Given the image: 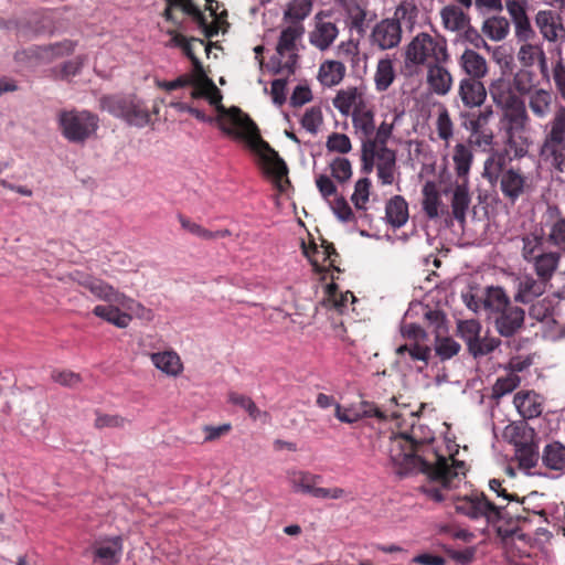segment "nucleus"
<instances>
[{
  "label": "nucleus",
  "instance_id": "nucleus-1",
  "mask_svg": "<svg viewBox=\"0 0 565 565\" xmlns=\"http://www.w3.org/2000/svg\"><path fill=\"white\" fill-rule=\"evenodd\" d=\"M433 439V436L418 438L416 428L412 426L409 434H401L392 441L391 459L399 476L424 473L438 482L440 488L425 487L423 491L430 500L443 502L446 499L443 490L452 488L454 481L466 475V463L437 454L426 445Z\"/></svg>",
  "mask_w": 565,
  "mask_h": 565
},
{
  "label": "nucleus",
  "instance_id": "nucleus-2",
  "mask_svg": "<svg viewBox=\"0 0 565 565\" xmlns=\"http://www.w3.org/2000/svg\"><path fill=\"white\" fill-rule=\"evenodd\" d=\"M205 86L207 88L205 98L217 111L216 120L220 129L227 136L244 140L248 148L257 154L265 172L271 175L276 182L287 177L288 168L286 162L280 158L278 152L262 138L259 129L252 118L236 106L226 108L222 104V94L213 81H205Z\"/></svg>",
  "mask_w": 565,
  "mask_h": 565
},
{
  "label": "nucleus",
  "instance_id": "nucleus-3",
  "mask_svg": "<svg viewBox=\"0 0 565 565\" xmlns=\"http://www.w3.org/2000/svg\"><path fill=\"white\" fill-rule=\"evenodd\" d=\"M456 511L471 520L484 519L504 540L514 535L521 519L516 512L508 509V504L491 501L483 492L478 491L458 498Z\"/></svg>",
  "mask_w": 565,
  "mask_h": 565
},
{
  "label": "nucleus",
  "instance_id": "nucleus-4",
  "mask_svg": "<svg viewBox=\"0 0 565 565\" xmlns=\"http://www.w3.org/2000/svg\"><path fill=\"white\" fill-rule=\"evenodd\" d=\"M418 8L412 1H402L392 18L377 22L371 32L372 45L382 51L391 50L402 41L403 28L411 31L417 20Z\"/></svg>",
  "mask_w": 565,
  "mask_h": 565
},
{
  "label": "nucleus",
  "instance_id": "nucleus-5",
  "mask_svg": "<svg viewBox=\"0 0 565 565\" xmlns=\"http://www.w3.org/2000/svg\"><path fill=\"white\" fill-rule=\"evenodd\" d=\"M449 54L445 41H438L426 32L418 33L405 49L406 67L430 66L447 62Z\"/></svg>",
  "mask_w": 565,
  "mask_h": 565
},
{
  "label": "nucleus",
  "instance_id": "nucleus-6",
  "mask_svg": "<svg viewBox=\"0 0 565 565\" xmlns=\"http://www.w3.org/2000/svg\"><path fill=\"white\" fill-rule=\"evenodd\" d=\"M393 404L394 407L392 409L382 408L373 403L363 401L360 402L359 405H352L350 407H343L340 404H337L335 417L342 423L353 424L363 417H376L381 420H387L404 418L407 415L412 417L418 416L419 411H408L406 405L399 407L395 396L391 397V405Z\"/></svg>",
  "mask_w": 565,
  "mask_h": 565
},
{
  "label": "nucleus",
  "instance_id": "nucleus-7",
  "mask_svg": "<svg viewBox=\"0 0 565 565\" xmlns=\"http://www.w3.org/2000/svg\"><path fill=\"white\" fill-rule=\"evenodd\" d=\"M100 107L132 126L145 127L150 122L148 107L136 96H104L100 98Z\"/></svg>",
  "mask_w": 565,
  "mask_h": 565
},
{
  "label": "nucleus",
  "instance_id": "nucleus-8",
  "mask_svg": "<svg viewBox=\"0 0 565 565\" xmlns=\"http://www.w3.org/2000/svg\"><path fill=\"white\" fill-rule=\"evenodd\" d=\"M57 121L64 138L75 143H84L98 128V117L88 110H61Z\"/></svg>",
  "mask_w": 565,
  "mask_h": 565
},
{
  "label": "nucleus",
  "instance_id": "nucleus-9",
  "mask_svg": "<svg viewBox=\"0 0 565 565\" xmlns=\"http://www.w3.org/2000/svg\"><path fill=\"white\" fill-rule=\"evenodd\" d=\"M70 277L73 281L87 289L99 300L109 303H116L128 309H130L131 305L135 303L134 299L127 297L125 294L114 288L110 284L88 273L75 270L70 275Z\"/></svg>",
  "mask_w": 565,
  "mask_h": 565
},
{
  "label": "nucleus",
  "instance_id": "nucleus-10",
  "mask_svg": "<svg viewBox=\"0 0 565 565\" xmlns=\"http://www.w3.org/2000/svg\"><path fill=\"white\" fill-rule=\"evenodd\" d=\"M503 196L514 204L523 194L531 191V179L519 168H509L499 180Z\"/></svg>",
  "mask_w": 565,
  "mask_h": 565
},
{
  "label": "nucleus",
  "instance_id": "nucleus-11",
  "mask_svg": "<svg viewBox=\"0 0 565 565\" xmlns=\"http://www.w3.org/2000/svg\"><path fill=\"white\" fill-rule=\"evenodd\" d=\"M542 231L551 246L565 253V216L557 206H548Z\"/></svg>",
  "mask_w": 565,
  "mask_h": 565
},
{
  "label": "nucleus",
  "instance_id": "nucleus-12",
  "mask_svg": "<svg viewBox=\"0 0 565 565\" xmlns=\"http://www.w3.org/2000/svg\"><path fill=\"white\" fill-rule=\"evenodd\" d=\"M302 248L303 254L308 257L313 267V270L317 274L326 271V267L322 266L318 259V256L320 255L322 257V263L329 262V267L338 273L342 271L338 264V258H340V255L332 243L326 239H322L320 246H318L316 243H311L309 246H306L303 243Z\"/></svg>",
  "mask_w": 565,
  "mask_h": 565
},
{
  "label": "nucleus",
  "instance_id": "nucleus-13",
  "mask_svg": "<svg viewBox=\"0 0 565 565\" xmlns=\"http://www.w3.org/2000/svg\"><path fill=\"white\" fill-rule=\"evenodd\" d=\"M535 23L543 39L548 42L565 41V25L562 17L552 10L536 13Z\"/></svg>",
  "mask_w": 565,
  "mask_h": 565
},
{
  "label": "nucleus",
  "instance_id": "nucleus-14",
  "mask_svg": "<svg viewBox=\"0 0 565 565\" xmlns=\"http://www.w3.org/2000/svg\"><path fill=\"white\" fill-rule=\"evenodd\" d=\"M524 319V309L511 305L497 315L494 319V327L501 337L510 338L523 328Z\"/></svg>",
  "mask_w": 565,
  "mask_h": 565
},
{
  "label": "nucleus",
  "instance_id": "nucleus-15",
  "mask_svg": "<svg viewBox=\"0 0 565 565\" xmlns=\"http://www.w3.org/2000/svg\"><path fill=\"white\" fill-rule=\"evenodd\" d=\"M458 96L466 108L480 107L487 99V88L482 79L463 77L459 82Z\"/></svg>",
  "mask_w": 565,
  "mask_h": 565
},
{
  "label": "nucleus",
  "instance_id": "nucleus-16",
  "mask_svg": "<svg viewBox=\"0 0 565 565\" xmlns=\"http://www.w3.org/2000/svg\"><path fill=\"white\" fill-rule=\"evenodd\" d=\"M489 93L493 103L501 109H505L524 103L514 92L512 83L503 76L491 82Z\"/></svg>",
  "mask_w": 565,
  "mask_h": 565
},
{
  "label": "nucleus",
  "instance_id": "nucleus-17",
  "mask_svg": "<svg viewBox=\"0 0 565 565\" xmlns=\"http://www.w3.org/2000/svg\"><path fill=\"white\" fill-rule=\"evenodd\" d=\"M459 67L466 74L465 78L482 79L489 73L487 60L471 49H466L458 60Z\"/></svg>",
  "mask_w": 565,
  "mask_h": 565
},
{
  "label": "nucleus",
  "instance_id": "nucleus-18",
  "mask_svg": "<svg viewBox=\"0 0 565 565\" xmlns=\"http://www.w3.org/2000/svg\"><path fill=\"white\" fill-rule=\"evenodd\" d=\"M547 281L542 278H534L532 275H524L518 282L514 301L530 303L546 291Z\"/></svg>",
  "mask_w": 565,
  "mask_h": 565
},
{
  "label": "nucleus",
  "instance_id": "nucleus-19",
  "mask_svg": "<svg viewBox=\"0 0 565 565\" xmlns=\"http://www.w3.org/2000/svg\"><path fill=\"white\" fill-rule=\"evenodd\" d=\"M444 63L436 62L427 67V84L431 92L439 96L447 95L452 87V76Z\"/></svg>",
  "mask_w": 565,
  "mask_h": 565
},
{
  "label": "nucleus",
  "instance_id": "nucleus-20",
  "mask_svg": "<svg viewBox=\"0 0 565 565\" xmlns=\"http://www.w3.org/2000/svg\"><path fill=\"white\" fill-rule=\"evenodd\" d=\"M502 110V132L529 130L530 117L524 103Z\"/></svg>",
  "mask_w": 565,
  "mask_h": 565
},
{
  "label": "nucleus",
  "instance_id": "nucleus-21",
  "mask_svg": "<svg viewBox=\"0 0 565 565\" xmlns=\"http://www.w3.org/2000/svg\"><path fill=\"white\" fill-rule=\"evenodd\" d=\"M76 43L72 40H64L58 43L35 46L30 49V56L39 60L42 63H51L55 58L70 55L74 52Z\"/></svg>",
  "mask_w": 565,
  "mask_h": 565
},
{
  "label": "nucleus",
  "instance_id": "nucleus-22",
  "mask_svg": "<svg viewBox=\"0 0 565 565\" xmlns=\"http://www.w3.org/2000/svg\"><path fill=\"white\" fill-rule=\"evenodd\" d=\"M513 402L524 418L537 417L543 412V397L535 391H519Z\"/></svg>",
  "mask_w": 565,
  "mask_h": 565
},
{
  "label": "nucleus",
  "instance_id": "nucleus-23",
  "mask_svg": "<svg viewBox=\"0 0 565 565\" xmlns=\"http://www.w3.org/2000/svg\"><path fill=\"white\" fill-rule=\"evenodd\" d=\"M504 149L511 157L510 160L521 159L529 152L532 143L529 130L503 132Z\"/></svg>",
  "mask_w": 565,
  "mask_h": 565
},
{
  "label": "nucleus",
  "instance_id": "nucleus-24",
  "mask_svg": "<svg viewBox=\"0 0 565 565\" xmlns=\"http://www.w3.org/2000/svg\"><path fill=\"white\" fill-rule=\"evenodd\" d=\"M510 154L503 150H493L483 163V178L491 184L498 182L505 173Z\"/></svg>",
  "mask_w": 565,
  "mask_h": 565
},
{
  "label": "nucleus",
  "instance_id": "nucleus-25",
  "mask_svg": "<svg viewBox=\"0 0 565 565\" xmlns=\"http://www.w3.org/2000/svg\"><path fill=\"white\" fill-rule=\"evenodd\" d=\"M565 142V106H558L544 129L541 145H555Z\"/></svg>",
  "mask_w": 565,
  "mask_h": 565
},
{
  "label": "nucleus",
  "instance_id": "nucleus-26",
  "mask_svg": "<svg viewBox=\"0 0 565 565\" xmlns=\"http://www.w3.org/2000/svg\"><path fill=\"white\" fill-rule=\"evenodd\" d=\"M481 331L482 326L476 319L460 320L457 323L458 335L465 342L469 354L475 359H478V355L482 353L480 347H477L475 343Z\"/></svg>",
  "mask_w": 565,
  "mask_h": 565
},
{
  "label": "nucleus",
  "instance_id": "nucleus-27",
  "mask_svg": "<svg viewBox=\"0 0 565 565\" xmlns=\"http://www.w3.org/2000/svg\"><path fill=\"white\" fill-rule=\"evenodd\" d=\"M339 34L337 25L329 21L318 20L310 32L309 41L317 49L324 51L334 42Z\"/></svg>",
  "mask_w": 565,
  "mask_h": 565
},
{
  "label": "nucleus",
  "instance_id": "nucleus-28",
  "mask_svg": "<svg viewBox=\"0 0 565 565\" xmlns=\"http://www.w3.org/2000/svg\"><path fill=\"white\" fill-rule=\"evenodd\" d=\"M352 124L362 137H372L375 131L374 111L364 100H360L352 110Z\"/></svg>",
  "mask_w": 565,
  "mask_h": 565
},
{
  "label": "nucleus",
  "instance_id": "nucleus-29",
  "mask_svg": "<svg viewBox=\"0 0 565 565\" xmlns=\"http://www.w3.org/2000/svg\"><path fill=\"white\" fill-rule=\"evenodd\" d=\"M443 25L446 30L461 33L470 23V17L463 12L462 8L455 4H448L440 11Z\"/></svg>",
  "mask_w": 565,
  "mask_h": 565
},
{
  "label": "nucleus",
  "instance_id": "nucleus-30",
  "mask_svg": "<svg viewBox=\"0 0 565 565\" xmlns=\"http://www.w3.org/2000/svg\"><path fill=\"white\" fill-rule=\"evenodd\" d=\"M562 253L551 250L541 253L537 257L532 259L534 271L539 278L550 281L558 268Z\"/></svg>",
  "mask_w": 565,
  "mask_h": 565
},
{
  "label": "nucleus",
  "instance_id": "nucleus-31",
  "mask_svg": "<svg viewBox=\"0 0 565 565\" xmlns=\"http://www.w3.org/2000/svg\"><path fill=\"white\" fill-rule=\"evenodd\" d=\"M377 178L383 185H391L395 179L396 153L387 147H381L376 161Z\"/></svg>",
  "mask_w": 565,
  "mask_h": 565
},
{
  "label": "nucleus",
  "instance_id": "nucleus-32",
  "mask_svg": "<svg viewBox=\"0 0 565 565\" xmlns=\"http://www.w3.org/2000/svg\"><path fill=\"white\" fill-rule=\"evenodd\" d=\"M456 181H469V172L473 162V153L470 146L457 143L452 153Z\"/></svg>",
  "mask_w": 565,
  "mask_h": 565
},
{
  "label": "nucleus",
  "instance_id": "nucleus-33",
  "mask_svg": "<svg viewBox=\"0 0 565 565\" xmlns=\"http://www.w3.org/2000/svg\"><path fill=\"white\" fill-rule=\"evenodd\" d=\"M470 203L469 181H456L451 199V210L457 221L463 222L466 220V213Z\"/></svg>",
  "mask_w": 565,
  "mask_h": 565
},
{
  "label": "nucleus",
  "instance_id": "nucleus-34",
  "mask_svg": "<svg viewBox=\"0 0 565 565\" xmlns=\"http://www.w3.org/2000/svg\"><path fill=\"white\" fill-rule=\"evenodd\" d=\"M150 359L153 365L167 375L177 376L183 370L181 359L175 351L168 350L151 353Z\"/></svg>",
  "mask_w": 565,
  "mask_h": 565
},
{
  "label": "nucleus",
  "instance_id": "nucleus-35",
  "mask_svg": "<svg viewBox=\"0 0 565 565\" xmlns=\"http://www.w3.org/2000/svg\"><path fill=\"white\" fill-rule=\"evenodd\" d=\"M553 96L550 90L537 88L529 94L527 106L537 119H545L552 111Z\"/></svg>",
  "mask_w": 565,
  "mask_h": 565
},
{
  "label": "nucleus",
  "instance_id": "nucleus-36",
  "mask_svg": "<svg viewBox=\"0 0 565 565\" xmlns=\"http://www.w3.org/2000/svg\"><path fill=\"white\" fill-rule=\"evenodd\" d=\"M385 218L393 227H402L408 220V204L401 195L393 196L385 206Z\"/></svg>",
  "mask_w": 565,
  "mask_h": 565
},
{
  "label": "nucleus",
  "instance_id": "nucleus-37",
  "mask_svg": "<svg viewBox=\"0 0 565 565\" xmlns=\"http://www.w3.org/2000/svg\"><path fill=\"white\" fill-rule=\"evenodd\" d=\"M349 297L352 299V302L356 300L351 291L341 292L338 285L332 281L326 287L322 306L342 313L348 308Z\"/></svg>",
  "mask_w": 565,
  "mask_h": 565
},
{
  "label": "nucleus",
  "instance_id": "nucleus-38",
  "mask_svg": "<svg viewBox=\"0 0 565 565\" xmlns=\"http://www.w3.org/2000/svg\"><path fill=\"white\" fill-rule=\"evenodd\" d=\"M542 463L545 468L554 471L565 469V445L559 441H552L543 448Z\"/></svg>",
  "mask_w": 565,
  "mask_h": 565
},
{
  "label": "nucleus",
  "instance_id": "nucleus-39",
  "mask_svg": "<svg viewBox=\"0 0 565 565\" xmlns=\"http://www.w3.org/2000/svg\"><path fill=\"white\" fill-rule=\"evenodd\" d=\"M122 553V544L120 537H114L105 543L96 546L94 551L95 561H99L103 565H115L119 562Z\"/></svg>",
  "mask_w": 565,
  "mask_h": 565
},
{
  "label": "nucleus",
  "instance_id": "nucleus-40",
  "mask_svg": "<svg viewBox=\"0 0 565 565\" xmlns=\"http://www.w3.org/2000/svg\"><path fill=\"white\" fill-rule=\"evenodd\" d=\"M443 205L440 193L434 181H427L423 186V211L428 218L434 220L439 216V207Z\"/></svg>",
  "mask_w": 565,
  "mask_h": 565
},
{
  "label": "nucleus",
  "instance_id": "nucleus-41",
  "mask_svg": "<svg viewBox=\"0 0 565 565\" xmlns=\"http://www.w3.org/2000/svg\"><path fill=\"white\" fill-rule=\"evenodd\" d=\"M287 480L294 492L309 493L312 486H317L321 481V476L294 469L287 472Z\"/></svg>",
  "mask_w": 565,
  "mask_h": 565
},
{
  "label": "nucleus",
  "instance_id": "nucleus-42",
  "mask_svg": "<svg viewBox=\"0 0 565 565\" xmlns=\"http://www.w3.org/2000/svg\"><path fill=\"white\" fill-rule=\"evenodd\" d=\"M93 313L96 317L116 326L117 328H121V329L127 328L132 320V317L129 313L122 312L118 308V306H114L111 303L108 306H104V305L96 306L93 309Z\"/></svg>",
  "mask_w": 565,
  "mask_h": 565
},
{
  "label": "nucleus",
  "instance_id": "nucleus-43",
  "mask_svg": "<svg viewBox=\"0 0 565 565\" xmlns=\"http://www.w3.org/2000/svg\"><path fill=\"white\" fill-rule=\"evenodd\" d=\"M345 75V66L339 61H326L319 68V81L323 86L338 85Z\"/></svg>",
  "mask_w": 565,
  "mask_h": 565
},
{
  "label": "nucleus",
  "instance_id": "nucleus-44",
  "mask_svg": "<svg viewBox=\"0 0 565 565\" xmlns=\"http://www.w3.org/2000/svg\"><path fill=\"white\" fill-rule=\"evenodd\" d=\"M482 302L487 310L497 315L511 306L510 298L504 289L494 286L486 289Z\"/></svg>",
  "mask_w": 565,
  "mask_h": 565
},
{
  "label": "nucleus",
  "instance_id": "nucleus-45",
  "mask_svg": "<svg viewBox=\"0 0 565 565\" xmlns=\"http://www.w3.org/2000/svg\"><path fill=\"white\" fill-rule=\"evenodd\" d=\"M481 30L490 40L502 41L510 32V22L504 17L493 15L484 20Z\"/></svg>",
  "mask_w": 565,
  "mask_h": 565
},
{
  "label": "nucleus",
  "instance_id": "nucleus-46",
  "mask_svg": "<svg viewBox=\"0 0 565 565\" xmlns=\"http://www.w3.org/2000/svg\"><path fill=\"white\" fill-rule=\"evenodd\" d=\"M539 153L543 160L550 161L556 171L565 173V142L541 145Z\"/></svg>",
  "mask_w": 565,
  "mask_h": 565
},
{
  "label": "nucleus",
  "instance_id": "nucleus-47",
  "mask_svg": "<svg viewBox=\"0 0 565 565\" xmlns=\"http://www.w3.org/2000/svg\"><path fill=\"white\" fill-rule=\"evenodd\" d=\"M362 99V94L356 87H348L337 93L333 106L342 114L349 115Z\"/></svg>",
  "mask_w": 565,
  "mask_h": 565
},
{
  "label": "nucleus",
  "instance_id": "nucleus-48",
  "mask_svg": "<svg viewBox=\"0 0 565 565\" xmlns=\"http://www.w3.org/2000/svg\"><path fill=\"white\" fill-rule=\"evenodd\" d=\"M305 28L302 24H294L285 28L279 36L277 44V53L284 56L287 53L294 52L296 49V41L303 34Z\"/></svg>",
  "mask_w": 565,
  "mask_h": 565
},
{
  "label": "nucleus",
  "instance_id": "nucleus-49",
  "mask_svg": "<svg viewBox=\"0 0 565 565\" xmlns=\"http://www.w3.org/2000/svg\"><path fill=\"white\" fill-rule=\"evenodd\" d=\"M504 438L515 447L532 441L535 437L533 428L524 423L511 424L504 428Z\"/></svg>",
  "mask_w": 565,
  "mask_h": 565
},
{
  "label": "nucleus",
  "instance_id": "nucleus-50",
  "mask_svg": "<svg viewBox=\"0 0 565 565\" xmlns=\"http://www.w3.org/2000/svg\"><path fill=\"white\" fill-rule=\"evenodd\" d=\"M166 2H170V6L180 8L184 13L193 17L199 25L205 29V35L207 38L217 34V28H211L207 25L204 14L199 10L192 0H166Z\"/></svg>",
  "mask_w": 565,
  "mask_h": 565
},
{
  "label": "nucleus",
  "instance_id": "nucleus-51",
  "mask_svg": "<svg viewBox=\"0 0 565 565\" xmlns=\"http://www.w3.org/2000/svg\"><path fill=\"white\" fill-rule=\"evenodd\" d=\"M311 0H291L285 10L284 18L291 25L301 24V22L311 13Z\"/></svg>",
  "mask_w": 565,
  "mask_h": 565
},
{
  "label": "nucleus",
  "instance_id": "nucleus-52",
  "mask_svg": "<svg viewBox=\"0 0 565 565\" xmlns=\"http://www.w3.org/2000/svg\"><path fill=\"white\" fill-rule=\"evenodd\" d=\"M395 79L393 62L390 58H382L377 62L374 74L375 87L379 92H385Z\"/></svg>",
  "mask_w": 565,
  "mask_h": 565
},
{
  "label": "nucleus",
  "instance_id": "nucleus-53",
  "mask_svg": "<svg viewBox=\"0 0 565 565\" xmlns=\"http://www.w3.org/2000/svg\"><path fill=\"white\" fill-rule=\"evenodd\" d=\"M545 239L544 231L542 233H530L522 237V257L530 263L542 252L543 242Z\"/></svg>",
  "mask_w": 565,
  "mask_h": 565
},
{
  "label": "nucleus",
  "instance_id": "nucleus-54",
  "mask_svg": "<svg viewBox=\"0 0 565 565\" xmlns=\"http://www.w3.org/2000/svg\"><path fill=\"white\" fill-rule=\"evenodd\" d=\"M515 457L521 468H534L539 460L537 446L532 441L515 447Z\"/></svg>",
  "mask_w": 565,
  "mask_h": 565
},
{
  "label": "nucleus",
  "instance_id": "nucleus-55",
  "mask_svg": "<svg viewBox=\"0 0 565 565\" xmlns=\"http://www.w3.org/2000/svg\"><path fill=\"white\" fill-rule=\"evenodd\" d=\"M230 402L235 405V406H238L239 408H242L243 411H245L249 417L253 419V420H257L259 419L263 415L266 416L267 414L266 413H263L257 406L256 404L254 403V401L248 397L247 395L238 392V391H234L230 394Z\"/></svg>",
  "mask_w": 565,
  "mask_h": 565
},
{
  "label": "nucleus",
  "instance_id": "nucleus-56",
  "mask_svg": "<svg viewBox=\"0 0 565 565\" xmlns=\"http://www.w3.org/2000/svg\"><path fill=\"white\" fill-rule=\"evenodd\" d=\"M543 51L544 49L542 44H531L525 42L519 49L518 60L523 67H531L536 63Z\"/></svg>",
  "mask_w": 565,
  "mask_h": 565
},
{
  "label": "nucleus",
  "instance_id": "nucleus-57",
  "mask_svg": "<svg viewBox=\"0 0 565 565\" xmlns=\"http://www.w3.org/2000/svg\"><path fill=\"white\" fill-rule=\"evenodd\" d=\"M424 318L427 321L428 328L431 329V332L435 333L436 338L447 333V320L446 315L443 311L429 309L425 312Z\"/></svg>",
  "mask_w": 565,
  "mask_h": 565
},
{
  "label": "nucleus",
  "instance_id": "nucleus-58",
  "mask_svg": "<svg viewBox=\"0 0 565 565\" xmlns=\"http://www.w3.org/2000/svg\"><path fill=\"white\" fill-rule=\"evenodd\" d=\"M329 167L331 175L340 183L349 181L352 177V166L347 158L337 157L330 162Z\"/></svg>",
  "mask_w": 565,
  "mask_h": 565
},
{
  "label": "nucleus",
  "instance_id": "nucleus-59",
  "mask_svg": "<svg viewBox=\"0 0 565 565\" xmlns=\"http://www.w3.org/2000/svg\"><path fill=\"white\" fill-rule=\"evenodd\" d=\"M326 147L329 152L347 154L352 150V142L345 134L332 132L327 138Z\"/></svg>",
  "mask_w": 565,
  "mask_h": 565
},
{
  "label": "nucleus",
  "instance_id": "nucleus-60",
  "mask_svg": "<svg viewBox=\"0 0 565 565\" xmlns=\"http://www.w3.org/2000/svg\"><path fill=\"white\" fill-rule=\"evenodd\" d=\"M554 303L550 298H543L532 303L529 309L530 318L536 321H544L553 316Z\"/></svg>",
  "mask_w": 565,
  "mask_h": 565
},
{
  "label": "nucleus",
  "instance_id": "nucleus-61",
  "mask_svg": "<svg viewBox=\"0 0 565 565\" xmlns=\"http://www.w3.org/2000/svg\"><path fill=\"white\" fill-rule=\"evenodd\" d=\"M371 189V181L367 178H362L356 181L354 192L351 200L358 210H365V204L369 201Z\"/></svg>",
  "mask_w": 565,
  "mask_h": 565
},
{
  "label": "nucleus",
  "instance_id": "nucleus-62",
  "mask_svg": "<svg viewBox=\"0 0 565 565\" xmlns=\"http://www.w3.org/2000/svg\"><path fill=\"white\" fill-rule=\"evenodd\" d=\"M533 77L534 74L529 70L522 68L518 71L513 76V81L511 82L514 90L521 95L531 94L533 87Z\"/></svg>",
  "mask_w": 565,
  "mask_h": 565
},
{
  "label": "nucleus",
  "instance_id": "nucleus-63",
  "mask_svg": "<svg viewBox=\"0 0 565 565\" xmlns=\"http://www.w3.org/2000/svg\"><path fill=\"white\" fill-rule=\"evenodd\" d=\"M323 121L322 113L319 107L308 108L302 118L301 126L310 134L316 135Z\"/></svg>",
  "mask_w": 565,
  "mask_h": 565
},
{
  "label": "nucleus",
  "instance_id": "nucleus-64",
  "mask_svg": "<svg viewBox=\"0 0 565 565\" xmlns=\"http://www.w3.org/2000/svg\"><path fill=\"white\" fill-rule=\"evenodd\" d=\"M460 344L449 337L436 338V353L443 359H450L458 354Z\"/></svg>",
  "mask_w": 565,
  "mask_h": 565
}]
</instances>
